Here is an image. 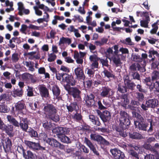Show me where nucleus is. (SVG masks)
<instances>
[{
    "instance_id": "54",
    "label": "nucleus",
    "mask_w": 159,
    "mask_h": 159,
    "mask_svg": "<svg viewBox=\"0 0 159 159\" xmlns=\"http://www.w3.org/2000/svg\"><path fill=\"white\" fill-rule=\"evenodd\" d=\"M122 43L130 46H133L134 45V43L131 41L130 38L129 37L126 38L125 40H123Z\"/></svg>"
},
{
    "instance_id": "2",
    "label": "nucleus",
    "mask_w": 159,
    "mask_h": 159,
    "mask_svg": "<svg viewBox=\"0 0 159 159\" xmlns=\"http://www.w3.org/2000/svg\"><path fill=\"white\" fill-rule=\"evenodd\" d=\"M43 110L44 114L49 119L56 122L59 121V116L57 114V110L52 104H48L44 106Z\"/></svg>"
},
{
    "instance_id": "5",
    "label": "nucleus",
    "mask_w": 159,
    "mask_h": 159,
    "mask_svg": "<svg viewBox=\"0 0 159 159\" xmlns=\"http://www.w3.org/2000/svg\"><path fill=\"white\" fill-rule=\"evenodd\" d=\"M129 127V125H126L124 124H121V123H120L119 125L115 128L116 134L119 137L125 138L127 136V134L126 132L124 131V130L128 129Z\"/></svg>"
},
{
    "instance_id": "15",
    "label": "nucleus",
    "mask_w": 159,
    "mask_h": 159,
    "mask_svg": "<svg viewBox=\"0 0 159 159\" xmlns=\"http://www.w3.org/2000/svg\"><path fill=\"white\" fill-rule=\"evenodd\" d=\"M38 89L40 94L42 98H47L49 97V91L45 85H39Z\"/></svg>"
},
{
    "instance_id": "34",
    "label": "nucleus",
    "mask_w": 159,
    "mask_h": 159,
    "mask_svg": "<svg viewBox=\"0 0 159 159\" xmlns=\"http://www.w3.org/2000/svg\"><path fill=\"white\" fill-rule=\"evenodd\" d=\"M129 157L131 159H139L138 153L133 150L131 149L128 152Z\"/></svg>"
},
{
    "instance_id": "26",
    "label": "nucleus",
    "mask_w": 159,
    "mask_h": 159,
    "mask_svg": "<svg viewBox=\"0 0 159 159\" xmlns=\"http://www.w3.org/2000/svg\"><path fill=\"white\" fill-rule=\"evenodd\" d=\"M22 79L25 81H28L30 80H31V82L33 83L35 82V80L33 81V75L29 73H25L22 74Z\"/></svg>"
},
{
    "instance_id": "49",
    "label": "nucleus",
    "mask_w": 159,
    "mask_h": 159,
    "mask_svg": "<svg viewBox=\"0 0 159 159\" xmlns=\"http://www.w3.org/2000/svg\"><path fill=\"white\" fill-rule=\"evenodd\" d=\"M147 20H141L140 21V25L142 27H144L145 28L148 27V20H149V17L148 16L146 17Z\"/></svg>"
},
{
    "instance_id": "28",
    "label": "nucleus",
    "mask_w": 159,
    "mask_h": 159,
    "mask_svg": "<svg viewBox=\"0 0 159 159\" xmlns=\"http://www.w3.org/2000/svg\"><path fill=\"white\" fill-rule=\"evenodd\" d=\"M121 99L122 100L121 101V105L124 107H126L129 102V99L128 98L127 94H123L121 97Z\"/></svg>"
},
{
    "instance_id": "13",
    "label": "nucleus",
    "mask_w": 159,
    "mask_h": 159,
    "mask_svg": "<svg viewBox=\"0 0 159 159\" xmlns=\"http://www.w3.org/2000/svg\"><path fill=\"white\" fill-rule=\"evenodd\" d=\"M46 143L52 147L57 148L61 149H64V146L57 141L54 138H48Z\"/></svg>"
},
{
    "instance_id": "55",
    "label": "nucleus",
    "mask_w": 159,
    "mask_h": 159,
    "mask_svg": "<svg viewBox=\"0 0 159 159\" xmlns=\"http://www.w3.org/2000/svg\"><path fill=\"white\" fill-rule=\"evenodd\" d=\"M39 103L38 101H36L34 103L30 102L29 104V106L30 107L31 109L32 110H36V109L38 108V106L37 104Z\"/></svg>"
},
{
    "instance_id": "22",
    "label": "nucleus",
    "mask_w": 159,
    "mask_h": 159,
    "mask_svg": "<svg viewBox=\"0 0 159 159\" xmlns=\"http://www.w3.org/2000/svg\"><path fill=\"white\" fill-rule=\"evenodd\" d=\"M146 104L149 108H154L158 105V101L155 98L149 99L146 101Z\"/></svg>"
},
{
    "instance_id": "42",
    "label": "nucleus",
    "mask_w": 159,
    "mask_h": 159,
    "mask_svg": "<svg viewBox=\"0 0 159 159\" xmlns=\"http://www.w3.org/2000/svg\"><path fill=\"white\" fill-rule=\"evenodd\" d=\"M148 53L149 54L148 57L150 58L152 57V55H155L156 56L159 57V53H158L157 51L154 50L152 48H151L149 49L148 51Z\"/></svg>"
},
{
    "instance_id": "33",
    "label": "nucleus",
    "mask_w": 159,
    "mask_h": 159,
    "mask_svg": "<svg viewBox=\"0 0 159 159\" xmlns=\"http://www.w3.org/2000/svg\"><path fill=\"white\" fill-rule=\"evenodd\" d=\"M66 134H63L58 138L63 143H71V141L70 138L66 136Z\"/></svg>"
},
{
    "instance_id": "4",
    "label": "nucleus",
    "mask_w": 159,
    "mask_h": 159,
    "mask_svg": "<svg viewBox=\"0 0 159 159\" xmlns=\"http://www.w3.org/2000/svg\"><path fill=\"white\" fill-rule=\"evenodd\" d=\"M24 142L25 144L29 148L35 152L40 150L43 151L45 150V147L41 146L39 143H36L29 140H25Z\"/></svg>"
},
{
    "instance_id": "57",
    "label": "nucleus",
    "mask_w": 159,
    "mask_h": 159,
    "mask_svg": "<svg viewBox=\"0 0 159 159\" xmlns=\"http://www.w3.org/2000/svg\"><path fill=\"white\" fill-rule=\"evenodd\" d=\"M2 100L7 102L9 101L10 100V98L8 95L5 93L2 94L0 96V101Z\"/></svg>"
},
{
    "instance_id": "44",
    "label": "nucleus",
    "mask_w": 159,
    "mask_h": 159,
    "mask_svg": "<svg viewBox=\"0 0 159 159\" xmlns=\"http://www.w3.org/2000/svg\"><path fill=\"white\" fill-rule=\"evenodd\" d=\"M45 13L46 15V16L44 15L43 16L44 17L43 18H39L37 20V21L38 23H42L43 21L48 22L49 21V15L47 12H45Z\"/></svg>"
},
{
    "instance_id": "59",
    "label": "nucleus",
    "mask_w": 159,
    "mask_h": 159,
    "mask_svg": "<svg viewBox=\"0 0 159 159\" xmlns=\"http://www.w3.org/2000/svg\"><path fill=\"white\" fill-rule=\"evenodd\" d=\"M103 73L105 77H106L108 78H114V75L109 71L107 70H104L103 71Z\"/></svg>"
},
{
    "instance_id": "41",
    "label": "nucleus",
    "mask_w": 159,
    "mask_h": 159,
    "mask_svg": "<svg viewBox=\"0 0 159 159\" xmlns=\"http://www.w3.org/2000/svg\"><path fill=\"white\" fill-rule=\"evenodd\" d=\"M27 132L31 137L37 138L38 135L37 132L33 129L30 128Z\"/></svg>"
},
{
    "instance_id": "62",
    "label": "nucleus",
    "mask_w": 159,
    "mask_h": 159,
    "mask_svg": "<svg viewBox=\"0 0 159 159\" xmlns=\"http://www.w3.org/2000/svg\"><path fill=\"white\" fill-rule=\"evenodd\" d=\"M56 56L53 53L48 54V60L49 62L54 61L56 58Z\"/></svg>"
},
{
    "instance_id": "40",
    "label": "nucleus",
    "mask_w": 159,
    "mask_h": 159,
    "mask_svg": "<svg viewBox=\"0 0 159 159\" xmlns=\"http://www.w3.org/2000/svg\"><path fill=\"white\" fill-rule=\"evenodd\" d=\"M95 70L91 68L88 67L86 68L85 72H87V74L88 75L89 77H93L94 75Z\"/></svg>"
},
{
    "instance_id": "27",
    "label": "nucleus",
    "mask_w": 159,
    "mask_h": 159,
    "mask_svg": "<svg viewBox=\"0 0 159 159\" xmlns=\"http://www.w3.org/2000/svg\"><path fill=\"white\" fill-rule=\"evenodd\" d=\"M129 136L130 138L134 139H140L143 138L142 135L137 132L129 133Z\"/></svg>"
},
{
    "instance_id": "17",
    "label": "nucleus",
    "mask_w": 159,
    "mask_h": 159,
    "mask_svg": "<svg viewBox=\"0 0 159 159\" xmlns=\"http://www.w3.org/2000/svg\"><path fill=\"white\" fill-rule=\"evenodd\" d=\"M84 142L90 148V150L92 151L97 156H99V153L97 150L94 145L90 140H89L87 138L85 137L84 138Z\"/></svg>"
},
{
    "instance_id": "47",
    "label": "nucleus",
    "mask_w": 159,
    "mask_h": 159,
    "mask_svg": "<svg viewBox=\"0 0 159 159\" xmlns=\"http://www.w3.org/2000/svg\"><path fill=\"white\" fill-rule=\"evenodd\" d=\"M65 74H66V73H59V72H57L56 74V77L57 79L58 80H59L61 81V79H62L61 81L63 82L64 80V78L65 76Z\"/></svg>"
},
{
    "instance_id": "31",
    "label": "nucleus",
    "mask_w": 159,
    "mask_h": 159,
    "mask_svg": "<svg viewBox=\"0 0 159 159\" xmlns=\"http://www.w3.org/2000/svg\"><path fill=\"white\" fill-rule=\"evenodd\" d=\"M25 107L24 101L23 100L19 101L15 105L16 110L18 111H21Z\"/></svg>"
},
{
    "instance_id": "58",
    "label": "nucleus",
    "mask_w": 159,
    "mask_h": 159,
    "mask_svg": "<svg viewBox=\"0 0 159 159\" xmlns=\"http://www.w3.org/2000/svg\"><path fill=\"white\" fill-rule=\"evenodd\" d=\"M136 117L137 118L138 120L134 121V124L136 126H137L138 123L142 122H144V118L139 114L137 115Z\"/></svg>"
},
{
    "instance_id": "6",
    "label": "nucleus",
    "mask_w": 159,
    "mask_h": 159,
    "mask_svg": "<svg viewBox=\"0 0 159 159\" xmlns=\"http://www.w3.org/2000/svg\"><path fill=\"white\" fill-rule=\"evenodd\" d=\"M90 136L92 140L97 141L98 144L101 145L108 146L110 144L109 142L100 135L95 134H91Z\"/></svg>"
},
{
    "instance_id": "30",
    "label": "nucleus",
    "mask_w": 159,
    "mask_h": 159,
    "mask_svg": "<svg viewBox=\"0 0 159 159\" xmlns=\"http://www.w3.org/2000/svg\"><path fill=\"white\" fill-rule=\"evenodd\" d=\"M151 76L153 82L157 81L159 79V71L154 70L151 73Z\"/></svg>"
},
{
    "instance_id": "43",
    "label": "nucleus",
    "mask_w": 159,
    "mask_h": 159,
    "mask_svg": "<svg viewBox=\"0 0 159 159\" xmlns=\"http://www.w3.org/2000/svg\"><path fill=\"white\" fill-rule=\"evenodd\" d=\"M34 89L33 87L30 86H28L27 89H26L27 92V95L28 97H32L34 95Z\"/></svg>"
},
{
    "instance_id": "53",
    "label": "nucleus",
    "mask_w": 159,
    "mask_h": 159,
    "mask_svg": "<svg viewBox=\"0 0 159 159\" xmlns=\"http://www.w3.org/2000/svg\"><path fill=\"white\" fill-rule=\"evenodd\" d=\"M10 110L7 106L5 105H0V112L7 113Z\"/></svg>"
},
{
    "instance_id": "7",
    "label": "nucleus",
    "mask_w": 159,
    "mask_h": 159,
    "mask_svg": "<svg viewBox=\"0 0 159 159\" xmlns=\"http://www.w3.org/2000/svg\"><path fill=\"white\" fill-rule=\"evenodd\" d=\"M114 93V91L108 86L102 87L100 90V95L102 98H111Z\"/></svg>"
},
{
    "instance_id": "38",
    "label": "nucleus",
    "mask_w": 159,
    "mask_h": 159,
    "mask_svg": "<svg viewBox=\"0 0 159 159\" xmlns=\"http://www.w3.org/2000/svg\"><path fill=\"white\" fill-rule=\"evenodd\" d=\"M141 67L140 65L137 63H133L129 67V69L131 70V72H136L137 68L138 69V70H140V68H141Z\"/></svg>"
},
{
    "instance_id": "48",
    "label": "nucleus",
    "mask_w": 159,
    "mask_h": 159,
    "mask_svg": "<svg viewBox=\"0 0 159 159\" xmlns=\"http://www.w3.org/2000/svg\"><path fill=\"white\" fill-rule=\"evenodd\" d=\"M72 118L76 120L79 121L81 120L82 119V116L80 113H79L77 112L72 116Z\"/></svg>"
},
{
    "instance_id": "23",
    "label": "nucleus",
    "mask_w": 159,
    "mask_h": 159,
    "mask_svg": "<svg viewBox=\"0 0 159 159\" xmlns=\"http://www.w3.org/2000/svg\"><path fill=\"white\" fill-rule=\"evenodd\" d=\"M23 89L19 88L15 89L14 88L11 91V95L15 98L17 97H21L23 95Z\"/></svg>"
},
{
    "instance_id": "1",
    "label": "nucleus",
    "mask_w": 159,
    "mask_h": 159,
    "mask_svg": "<svg viewBox=\"0 0 159 159\" xmlns=\"http://www.w3.org/2000/svg\"><path fill=\"white\" fill-rule=\"evenodd\" d=\"M7 118L8 121L15 127H20L23 131L27 132L30 121L27 118L20 117L19 123L11 116H7Z\"/></svg>"
},
{
    "instance_id": "52",
    "label": "nucleus",
    "mask_w": 159,
    "mask_h": 159,
    "mask_svg": "<svg viewBox=\"0 0 159 159\" xmlns=\"http://www.w3.org/2000/svg\"><path fill=\"white\" fill-rule=\"evenodd\" d=\"M132 57L133 60L134 61L140 62L142 61V58L138 55L132 54Z\"/></svg>"
},
{
    "instance_id": "20",
    "label": "nucleus",
    "mask_w": 159,
    "mask_h": 159,
    "mask_svg": "<svg viewBox=\"0 0 159 159\" xmlns=\"http://www.w3.org/2000/svg\"><path fill=\"white\" fill-rule=\"evenodd\" d=\"M89 119L93 125H96L97 126H100L101 125L100 119L97 116L93 115H89Z\"/></svg>"
},
{
    "instance_id": "10",
    "label": "nucleus",
    "mask_w": 159,
    "mask_h": 159,
    "mask_svg": "<svg viewBox=\"0 0 159 159\" xmlns=\"http://www.w3.org/2000/svg\"><path fill=\"white\" fill-rule=\"evenodd\" d=\"M70 131V128L60 126L56 127L53 130V132L57 134L58 138L63 134H69Z\"/></svg>"
},
{
    "instance_id": "45",
    "label": "nucleus",
    "mask_w": 159,
    "mask_h": 159,
    "mask_svg": "<svg viewBox=\"0 0 159 159\" xmlns=\"http://www.w3.org/2000/svg\"><path fill=\"white\" fill-rule=\"evenodd\" d=\"M154 88L156 89V91L159 93V82L158 81L153 82L151 87L150 88V90H152Z\"/></svg>"
},
{
    "instance_id": "56",
    "label": "nucleus",
    "mask_w": 159,
    "mask_h": 159,
    "mask_svg": "<svg viewBox=\"0 0 159 159\" xmlns=\"http://www.w3.org/2000/svg\"><path fill=\"white\" fill-rule=\"evenodd\" d=\"M118 91L121 93H125L127 92V90L126 86H122L121 85H118Z\"/></svg>"
},
{
    "instance_id": "9",
    "label": "nucleus",
    "mask_w": 159,
    "mask_h": 159,
    "mask_svg": "<svg viewBox=\"0 0 159 159\" xmlns=\"http://www.w3.org/2000/svg\"><path fill=\"white\" fill-rule=\"evenodd\" d=\"M65 77L63 82H66V84L64 85V87L65 89L67 86H75L76 83V81L74 78L73 76L71 74H69L66 73L65 75Z\"/></svg>"
},
{
    "instance_id": "11",
    "label": "nucleus",
    "mask_w": 159,
    "mask_h": 159,
    "mask_svg": "<svg viewBox=\"0 0 159 159\" xmlns=\"http://www.w3.org/2000/svg\"><path fill=\"white\" fill-rule=\"evenodd\" d=\"M94 98L95 96L93 93H90L87 95L85 98V104L88 107H94L96 106Z\"/></svg>"
},
{
    "instance_id": "18",
    "label": "nucleus",
    "mask_w": 159,
    "mask_h": 159,
    "mask_svg": "<svg viewBox=\"0 0 159 159\" xmlns=\"http://www.w3.org/2000/svg\"><path fill=\"white\" fill-rule=\"evenodd\" d=\"M52 91L54 96L56 99L60 100L61 97L60 96L61 93V90L57 85H54L52 88Z\"/></svg>"
},
{
    "instance_id": "51",
    "label": "nucleus",
    "mask_w": 159,
    "mask_h": 159,
    "mask_svg": "<svg viewBox=\"0 0 159 159\" xmlns=\"http://www.w3.org/2000/svg\"><path fill=\"white\" fill-rule=\"evenodd\" d=\"M144 159H159V154L147 155L145 156Z\"/></svg>"
},
{
    "instance_id": "12",
    "label": "nucleus",
    "mask_w": 159,
    "mask_h": 159,
    "mask_svg": "<svg viewBox=\"0 0 159 159\" xmlns=\"http://www.w3.org/2000/svg\"><path fill=\"white\" fill-rule=\"evenodd\" d=\"M110 152L113 156L114 159H125L124 153L117 148L111 149Z\"/></svg>"
},
{
    "instance_id": "32",
    "label": "nucleus",
    "mask_w": 159,
    "mask_h": 159,
    "mask_svg": "<svg viewBox=\"0 0 159 159\" xmlns=\"http://www.w3.org/2000/svg\"><path fill=\"white\" fill-rule=\"evenodd\" d=\"M137 125L139 130L146 131L147 130V128L148 125V124L145 123L144 121V122H142L138 123Z\"/></svg>"
},
{
    "instance_id": "64",
    "label": "nucleus",
    "mask_w": 159,
    "mask_h": 159,
    "mask_svg": "<svg viewBox=\"0 0 159 159\" xmlns=\"http://www.w3.org/2000/svg\"><path fill=\"white\" fill-rule=\"evenodd\" d=\"M89 59L91 61L95 62L98 61L100 58H99L97 55H91L90 56Z\"/></svg>"
},
{
    "instance_id": "29",
    "label": "nucleus",
    "mask_w": 159,
    "mask_h": 159,
    "mask_svg": "<svg viewBox=\"0 0 159 159\" xmlns=\"http://www.w3.org/2000/svg\"><path fill=\"white\" fill-rule=\"evenodd\" d=\"M42 125L43 126L46 131L51 130L53 129L52 123L50 122H48L47 120L43 121Z\"/></svg>"
},
{
    "instance_id": "19",
    "label": "nucleus",
    "mask_w": 159,
    "mask_h": 159,
    "mask_svg": "<svg viewBox=\"0 0 159 159\" xmlns=\"http://www.w3.org/2000/svg\"><path fill=\"white\" fill-rule=\"evenodd\" d=\"M111 118L110 112L106 110L102 112V114L100 115V118L103 122H106L109 121Z\"/></svg>"
},
{
    "instance_id": "8",
    "label": "nucleus",
    "mask_w": 159,
    "mask_h": 159,
    "mask_svg": "<svg viewBox=\"0 0 159 159\" xmlns=\"http://www.w3.org/2000/svg\"><path fill=\"white\" fill-rule=\"evenodd\" d=\"M119 114L120 117L119 119L120 123L121 124H124L126 125H129L130 124V120L129 119V115L125 111H120Z\"/></svg>"
},
{
    "instance_id": "37",
    "label": "nucleus",
    "mask_w": 159,
    "mask_h": 159,
    "mask_svg": "<svg viewBox=\"0 0 159 159\" xmlns=\"http://www.w3.org/2000/svg\"><path fill=\"white\" fill-rule=\"evenodd\" d=\"M37 138L38 139L41 141H43L46 142L48 138L47 134L44 132L39 133V134L38 135Z\"/></svg>"
},
{
    "instance_id": "60",
    "label": "nucleus",
    "mask_w": 159,
    "mask_h": 159,
    "mask_svg": "<svg viewBox=\"0 0 159 159\" xmlns=\"http://www.w3.org/2000/svg\"><path fill=\"white\" fill-rule=\"evenodd\" d=\"M18 55V54L16 53H14L12 55L11 60L13 63H16L19 60Z\"/></svg>"
},
{
    "instance_id": "16",
    "label": "nucleus",
    "mask_w": 159,
    "mask_h": 159,
    "mask_svg": "<svg viewBox=\"0 0 159 159\" xmlns=\"http://www.w3.org/2000/svg\"><path fill=\"white\" fill-rule=\"evenodd\" d=\"M1 130L5 131V133L10 137H13L14 135L13 127L11 125L5 124Z\"/></svg>"
},
{
    "instance_id": "46",
    "label": "nucleus",
    "mask_w": 159,
    "mask_h": 159,
    "mask_svg": "<svg viewBox=\"0 0 159 159\" xmlns=\"http://www.w3.org/2000/svg\"><path fill=\"white\" fill-rule=\"evenodd\" d=\"M130 73L132 77V79L140 80V75L137 72H131Z\"/></svg>"
},
{
    "instance_id": "25",
    "label": "nucleus",
    "mask_w": 159,
    "mask_h": 159,
    "mask_svg": "<svg viewBox=\"0 0 159 159\" xmlns=\"http://www.w3.org/2000/svg\"><path fill=\"white\" fill-rule=\"evenodd\" d=\"M23 157L25 159H34V154L31 151L25 150L23 152Z\"/></svg>"
},
{
    "instance_id": "14",
    "label": "nucleus",
    "mask_w": 159,
    "mask_h": 159,
    "mask_svg": "<svg viewBox=\"0 0 159 159\" xmlns=\"http://www.w3.org/2000/svg\"><path fill=\"white\" fill-rule=\"evenodd\" d=\"M74 73L76 75V78L79 81H84L85 78L82 67L80 66L75 68Z\"/></svg>"
},
{
    "instance_id": "36",
    "label": "nucleus",
    "mask_w": 159,
    "mask_h": 159,
    "mask_svg": "<svg viewBox=\"0 0 159 159\" xmlns=\"http://www.w3.org/2000/svg\"><path fill=\"white\" fill-rule=\"evenodd\" d=\"M147 121L150 124V127L147 130V132L149 134H152L153 133V126L155 125V123L153 122V120L152 118L148 119Z\"/></svg>"
},
{
    "instance_id": "50",
    "label": "nucleus",
    "mask_w": 159,
    "mask_h": 159,
    "mask_svg": "<svg viewBox=\"0 0 159 159\" xmlns=\"http://www.w3.org/2000/svg\"><path fill=\"white\" fill-rule=\"evenodd\" d=\"M144 82L146 85L149 87L150 89L153 83L152 81V79L150 77H146L145 79L144 80Z\"/></svg>"
},
{
    "instance_id": "24",
    "label": "nucleus",
    "mask_w": 159,
    "mask_h": 159,
    "mask_svg": "<svg viewBox=\"0 0 159 159\" xmlns=\"http://www.w3.org/2000/svg\"><path fill=\"white\" fill-rule=\"evenodd\" d=\"M125 83L127 88V89L130 90L132 91L134 90L135 87L136 86L135 84L132 82L129 78L125 79Z\"/></svg>"
},
{
    "instance_id": "3",
    "label": "nucleus",
    "mask_w": 159,
    "mask_h": 159,
    "mask_svg": "<svg viewBox=\"0 0 159 159\" xmlns=\"http://www.w3.org/2000/svg\"><path fill=\"white\" fill-rule=\"evenodd\" d=\"M65 89L68 92V93L77 101H80L81 100L80 94L81 91L77 87H70L67 86Z\"/></svg>"
},
{
    "instance_id": "21",
    "label": "nucleus",
    "mask_w": 159,
    "mask_h": 159,
    "mask_svg": "<svg viewBox=\"0 0 159 159\" xmlns=\"http://www.w3.org/2000/svg\"><path fill=\"white\" fill-rule=\"evenodd\" d=\"M5 145L2 143L3 148L6 152H9L11 149L12 145L11 141L9 138H7L5 139Z\"/></svg>"
},
{
    "instance_id": "63",
    "label": "nucleus",
    "mask_w": 159,
    "mask_h": 159,
    "mask_svg": "<svg viewBox=\"0 0 159 159\" xmlns=\"http://www.w3.org/2000/svg\"><path fill=\"white\" fill-rule=\"evenodd\" d=\"M99 76V79L95 81L94 82V85H96V86H97L99 84L102 85L103 84V80H104L102 78L100 75Z\"/></svg>"
},
{
    "instance_id": "61",
    "label": "nucleus",
    "mask_w": 159,
    "mask_h": 159,
    "mask_svg": "<svg viewBox=\"0 0 159 159\" xmlns=\"http://www.w3.org/2000/svg\"><path fill=\"white\" fill-rule=\"evenodd\" d=\"M136 98L139 101H142L144 98V96L142 93L136 92Z\"/></svg>"
},
{
    "instance_id": "39",
    "label": "nucleus",
    "mask_w": 159,
    "mask_h": 159,
    "mask_svg": "<svg viewBox=\"0 0 159 159\" xmlns=\"http://www.w3.org/2000/svg\"><path fill=\"white\" fill-rule=\"evenodd\" d=\"M112 59L116 67L120 66L122 64L120 59L118 56L113 57H112Z\"/></svg>"
},
{
    "instance_id": "35",
    "label": "nucleus",
    "mask_w": 159,
    "mask_h": 159,
    "mask_svg": "<svg viewBox=\"0 0 159 159\" xmlns=\"http://www.w3.org/2000/svg\"><path fill=\"white\" fill-rule=\"evenodd\" d=\"M71 42V41L70 39L62 37L60 39L59 42V45H60L64 43H67L68 44H70Z\"/></svg>"
}]
</instances>
